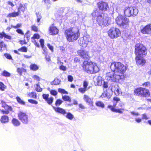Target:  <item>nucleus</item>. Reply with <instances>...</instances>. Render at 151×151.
<instances>
[{
  "label": "nucleus",
  "mask_w": 151,
  "mask_h": 151,
  "mask_svg": "<svg viewBox=\"0 0 151 151\" xmlns=\"http://www.w3.org/2000/svg\"><path fill=\"white\" fill-rule=\"evenodd\" d=\"M110 68L114 73H106L105 78L114 82L120 83L124 79V74L126 70V66L120 62H114L111 63Z\"/></svg>",
  "instance_id": "nucleus-1"
},
{
  "label": "nucleus",
  "mask_w": 151,
  "mask_h": 151,
  "mask_svg": "<svg viewBox=\"0 0 151 151\" xmlns=\"http://www.w3.org/2000/svg\"><path fill=\"white\" fill-rule=\"evenodd\" d=\"M64 35L68 41L73 42L77 40L80 36V33L77 27H73L66 29Z\"/></svg>",
  "instance_id": "nucleus-2"
},
{
  "label": "nucleus",
  "mask_w": 151,
  "mask_h": 151,
  "mask_svg": "<svg viewBox=\"0 0 151 151\" xmlns=\"http://www.w3.org/2000/svg\"><path fill=\"white\" fill-rule=\"evenodd\" d=\"M83 68L86 72L91 74L97 73L99 69L96 63L91 61H84L83 63Z\"/></svg>",
  "instance_id": "nucleus-3"
},
{
  "label": "nucleus",
  "mask_w": 151,
  "mask_h": 151,
  "mask_svg": "<svg viewBox=\"0 0 151 151\" xmlns=\"http://www.w3.org/2000/svg\"><path fill=\"white\" fill-rule=\"evenodd\" d=\"M97 24L101 27H105L111 23V18L103 13L97 16L96 19Z\"/></svg>",
  "instance_id": "nucleus-4"
},
{
  "label": "nucleus",
  "mask_w": 151,
  "mask_h": 151,
  "mask_svg": "<svg viewBox=\"0 0 151 151\" xmlns=\"http://www.w3.org/2000/svg\"><path fill=\"white\" fill-rule=\"evenodd\" d=\"M116 22L120 27L124 28L129 27V21L125 17L122 15H119L116 18Z\"/></svg>",
  "instance_id": "nucleus-5"
},
{
  "label": "nucleus",
  "mask_w": 151,
  "mask_h": 151,
  "mask_svg": "<svg viewBox=\"0 0 151 151\" xmlns=\"http://www.w3.org/2000/svg\"><path fill=\"white\" fill-rule=\"evenodd\" d=\"M135 52L136 56L144 57L147 52L146 48L142 44H137L135 46Z\"/></svg>",
  "instance_id": "nucleus-6"
},
{
  "label": "nucleus",
  "mask_w": 151,
  "mask_h": 151,
  "mask_svg": "<svg viewBox=\"0 0 151 151\" xmlns=\"http://www.w3.org/2000/svg\"><path fill=\"white\" fill-rule=\"evenodd\" d=\"M108 34L111 38L114 39L120 36L121 35V32L119 29L112 27L109 30Z\"/></svg>",
  "instance_id": "nucleus-7"
},
{
  "label": "nucleus",
  "mask_w": 151,
  "mask_h": 151,
  "mask_svg": "<svg viewBox=\"0 0 151 151\" xmlns=\"http://www.w3.org/2000/svg\"><path fill=\"white\" fill-rule=\"evenodd\" d=\"M138 12L137 9L135 7H126L124 10V14L125 16L129 17L135 16L138 14Z\"/></svg>",
  "instance_id": "nucleus-8"
},
{
  "label": "nucleus",
  "mask_w": 151,
  "mask_h": 151,
  "mask_svg": "<svg viewBox=\"0 0 151 151\" xmlns=\"http://www.w3.org/2000/svg\"><path fill=\"white\" fill-rule=\"evenodd\" d=\"M135 94L138 96L147 97L149 96V91L144 88H139L135 89L134 91Z\"/></svg>",
  "instance_id": "nucleus-9"
},
{
  "label": "nucleus",
  "mask_w": 151,
  "mask_h": 151,
  "mask_svg": "<svg viewBox=\"0 0 151 151\" xmlns=\"http://www.w3.org/2000/svg\"><path fill=\"white\" fill-rule=\"evenodd\" d=\"M90 40V38L89 35H86L83 37V38H81L78 42L82 47H85L87 46L88 42Z\"/></svg>",
  "instance_id": "nucleus-10"
},
{
  "label": "nucleus",
  "mask_w": 151,
  "mask_h": 151,
  "mask_svg": "<svg viewBox=\"0 0 151 151\" xmlns=\"http://www.w3.org/2000/svg\"><path fill=\"white\" fill-rule=\"evenodd\" d=\"M19 118L22 122L24 124H27L29 121L28 116L26 113L20 112L18 114Z\"/></svg>",
  "instance_id": "nucleus-11"
},
{
  "label": "nucleus",
  "mask_w": 151,
  "mask_h": 151,
  "mask_svg": "<svg viewBox=\"0 0 151 151\" xmlns=\"http://www.w3.org/2000/svg\"><path fill=\"white\" fill-rule=\"evenodd\" d=\"M77 52L79 55L83 59H86L90 58L88 52L85 50H80Z\"/></svg>",
  "instance_id": "nucleus-12"
},
{
  "label": "nucleus",
  "mask_w": 151,
  "mask_h": 151,
  "mask_svg": "<svg viewBox=\"0 0 151 151\" xmlns=\"http://www.w3.org/2000/svg\"><path fill=\"white\" fill-rule=\"evenodd\" d=\"M141 32L144 34H151V24H149L141 29Z\"/></svg>",
  "instance_id": "nucleus-13"
},
{
  "label": "nucleus",
  "mask_w": 151,
  "mask_h": 151,
  "mask_svg": "<svg viewBox=\"0 0 151 151\" xmlns=\"http://www.w3.org/2000/svg\"><path fill=\"white\" fill-rule=\"evenodd\" d=\"M143 57L136 56L135 60L138 65H142L145 63L146 61L145 59L143 58Z\"/></svg>",
  "instance_id": "nucleus-14"
},
{
  "label": "nucleus",
  "mask_w": 151,
  "mask_h": 151,
  "mask_svg": "<svg viewBox=\"0 0 151 151\" xmlns=\"http://www.w3.org/2000/svg\"><path fill=\"white\" fill-rule=\"evenodd\" d=\"M98 6L100 10L105 11L107 9L108 4L106 3L101 2L98 3Z\"/></svg>",
  "instance_id": "nucleus-15"
},
{
  "label": "nucleus",
  "mask_w": 151,
  "mask_h": 151,
  "mask_svg": "<svg viewBox=\"0 0 151 151\" xmlns=\"http://www.w3.org/2000/svg\"><path fill=\"white\" fill-rule=\"evenodd\" d=\"M93 81L96 85L101 86L103 84L104 80L101 77L98 76L94 78Z\"/></svg>",
  "instance_id": "nucleus-16"
},
{
  "label": "nucleus",
  "mask_w": 151,
  "mask_h": 151,
  "mask_svg": "<svg viewBox=\"0 0 151 151\" xmlns=\"http://www.w3.org/2000/svg\"><path fill=\"white\" fill-rule=\"evenodd\" d=\"M83 99L88 105L91 106H93V99H91L89 96L86 95H84Z\"/></svg>",
  "instance_id": "nucleus-17"
},
{
  "label": "nucleus",
  "mask_w": 151,
  "mask_h": 151,
  "mask_svg": "<svg viewBox=\"0 0 151 151\" xmlns=\"http://www.w3.org/2000/svg\"><path fill=\"white\" fill-rule=\"evenodd\" d=\"M52 106L55 112L59 113L63 115H65V114H66V112L65 109L59 107H55L53 106Z\"/></svg>",
  "instance_id": "nucleus-18"
},
{
  "label": "nucleus",
  "mask_w": 151,
  "mask_h": 151,
  "mask_svg": "<svg viewBox=\"0 0 151 151\" xmlns=\"http://www.w3.org/2000/svg\"><path fill=\"white\" fill-rule=\"evenodd\" d=\"M49 32L50 35H55L58 33V30L56 27L51 26L49 29Z\"/></svg>",
  "instance_id": "nucleus-19"
},
{
  "label": "nucleus",
  "mask_w": 151,
  "mask_h": 151,
  "mask_svg": "<svg viewBox=\"0 0 151 151\" xmlns=\"http://www.w3.org/2000/svg\"><path fill=\"white\" fill-rule=\"evenodd\" d=\"M111 96V94L110 93L109 91H104L101 96V97L102 98H106L107 99H110Z\"/></svg>",
  "instance_id": "nucleus-20"
},
{
  "label": "nucleus",
  "mask_w": 151,
  "mask_h": 151,
  "mask_svg": "<svg viewBox=\"0 0 151 151\" xmlns=\"http://www.w3.org/2000/svg\"><path fill=\"white\" fill-rule=\"evenodd\" d=\"M0 120L1 123H6L9 122V118L7 116H3L1 117Z\"/></svg>",
  "instance_id": "nucleus-21"
},
{
  "label": "nucleus",
  "mask_w": 151,
  "mask_h": 151,
  "mask_svg": "<svg viewBox=\"0 0 151 151\" xmlns=\"http://www.w3.org/2000/svg\"><path fill=\"white\" fill-rule=\"evenodd\" d=\"M20 11H18L17 12H14L10 13L7 15L8 17H14L18 16L20 13Z\"/></svg>",
  "instance_id": "nucleus-22"
},
{
  "label": "nucleus",
  "mask_w": 151,
  "mask_h": 151,
  "mask_svg": "<svg viewBox=\"0 0 151 151\" xmlns=\"http://www.w3.org/2000/svg\"><path fill=\"white\" fill-rule=\"evenodd\" d=\"M102 13H100L99 12V10L97 9H95L93 11V13L91 14L93 18H95L101 15Z\"/></svg>",
  "instance_id": "nucleus-23"
},
{
  "label": "nucleus",
  "mask_w": 151,
  "mask_h": 151,
  "mask_svg": "<svg viewBox=\"0 0 151 151\" xmlns=\"http://www.w3.org/2000/svg\"><path fill=\"white\" fill-rule=\"evenodd\" d=\"M114 87L115 88H116V89H113L114 86H112L111 88V91L112 92L114 91L115 94L116 95H119L121 93V91L120 89H119L118 88L117 86H114Z\"/></svg>",
  "instance_id": "nucleus-24"
},
{
  "label": "nucleus",
  "mask_w": 151,
  "mask_h": 151,
  "mask_svg": "<svg viewBox=\"0 0 151 151\" xmlns=\"http://www.w3.org/2000/svg\"><path fill=\"white\" fill-rule=\"evenodd\" d=\"M40 42L42 48V49L44 51L43 53L45 54L47 53V49L46 47H44V40L42 39H41L40 40Z\"/></svg>",
  "instance_id": "nucleus-25"
},
{
  "label": "nucleus",
  "mask_w": 151,
  "mask_h": 151,
  "mask_svg": "<svg viewBox=\"0 0 151 151\" xmlns=\"http://www.w3.org/2000/svg\"><path fill=\"white\" fill-rule=\"evenodd\" d=\"M27 6L26 4H20L18 9V11H20V10L22 12H24L25 11V10Z\"/></svg>",
  "instance_id": "nucleus-26"
},
{
  "label": "nucleus",
  "mask_w": 151,
  "mask_h": 151,
  "mask_svg": "<svg viewBox=\"0 0 151 151\" xmlns=\"http://www.w3.org/2000/svg\"><path fill=\"white\" fill-rule=\"evenodd\" d=\"M3 37L9 40H10L11 39V36L7 35L4 32L0 33V38H3Z\"/></svg>",
  "instance_id": "nucleus-27"
},
{
  "label": "nucleus",
  "mask_w": 151,
  "mask_h": 151,
  "mask_svg": "<svg viewBox=\"0 0 151 151\" xmlns=\"http://www.w3.org/2000/svg\"><path fill=\"white\" fill-rule=\"evenodd\" d=\"M12 122L13 125L16 127L19 126L20 124L19 122L16 119H13L12 121Z\"/></svg>",
  "instance_id": "nucleus-28"
},
{
  "label": "nucleus",
  "mask_w": 151,
  "mask_h": 151,
  "mask_svg": "<svg viewBox=\"0 0 151 151\" xmlns=\"http://www.w3.org/2000/svg\"><path fill=\"white\" fill-rule=\"evenodd\" d=\"M2 106L5 108V110L9 111L12 110V109L10 106L6 105L2 101Z\"/></svg>",
  "instance_id": "nucleus-29"
},
{
  "label": "nucleus",
  "mask_w": 151,
  "mask_h": 151,
  "mask_svg": "<svg viewBox=\"0 0 151 151\" xmlns=\"http://www.w3.org/2000/svg\"><path fill=\"white\" fill-rule=\"evenodd\" d=\"M30 68L31 70H36L39 68L38 66L35 64H32L30 65Z\"/></svg>",
  "instance_id": "nucleus-30"
},
{
  "label": "nucleus",
  "mask_w": 151,
  "mask_h": 151,
  "mask_svg": "<svg viewBox=\"0 0 151 151\" xmlns=\"http://www.w3.org/2000/svg\"><path fill=\"white\" fill-rule=\"evenodd\" d=\"M95 104L97 106L101 107L102 108H104V104L101 101H97Z\"/></svg>",
  "instance_id": "nucleus-31"
},
{
  "label": "nucleus",
  "mask_w": 151,
  "mask_h": 151,
  "mask_svg": "<svg viewBox=\"0 0 151 151\" xmlns=\"http://www.w3.org/2000/svg\"><path fill=\"white\" fill-rule=\"evenodd\" d=\"M61 81L58 79H55L51 83L52 85H57L59 84Z\"/></svg>",
  "instance_id": "nucleus-32"
},
{
  "label": "nucleus",
  "mask_w": 151,
  "mask_h": 151,
  "mask_svg": "<svg viewBox=\"0 0 151 151\" xmlns=\"http://www.w3.org/2000/svg\"><path fill=\"white\" fill-rule=\"evenodd\" d=\"M67 114L65 115V117L70 120H71L73 118L74 116L73 115L70 113L68 112L67 113Z\"/></svg>",
  "instance_id": "nucleus-33"
},
{
  "label": "nucleus",
  "mask_w": 151,
  "mask_h": 151,
  "mask_svg": "<svg viewBox=\"0 0 151 151\" xmlns=\"http://www.w3.org/2000/svg\"><path fill=\"white\" fill-rule=\"evenodd\" d=\"M54 98L52 97H50L48 98V99L46 100L47 103L49 105H51L53 102V101Z\"/></svg>",
  "instance_id": "nucleus-34"
},
{
  "label": "nucleus",
  "mask_w": 151,
  "mask_h": 151,
  "mask_svg": "<svg viewBox=\"0 0 151 151\" xmlns=\"http://www.w3.org/2000/svg\"><path fill=\"white\" fill-rule=\"evenodd\" d=\"M62 99L65 101H68L69 102H71V99L70 97L67 96H62Z\"/></svg>",
  "instance_id": "nucleus-35"
},
{
  "label": "nucleus",
  "mask_w": 151,
  "mask_h": 151,
  "mask_svg": "<svg viewBox=\"0 0 151 151\" xmlns=\"http://www.w3.org/2000/svg\"><path fill=\"white\" fill-rule=\"evenodd\" d=\"M28 96L31 97H32L36 99L37 98L36 94L35 92H33L29 93Z\"/></svg>",
  "instance_id": "nucleus-36"
},
{
  "label": "nucleus",
  "mask_w": 151,
  "mask_h": 151,
  "mask_svg": "<svg viewBox=\"0 0 151 151\" xmlns=\"http://www.w3.org/2000/svg\"><path fill=\"white\" fill-rule=\"evenodd\" d=\"M116 106V104H115L113 105V106H108V107L110 108L112 111L116 112L117 109H116L114 108Z\"/></svg>",
  "instance_id": "nucleus-37"
},
{
  "label": "nucleus",
  "mask_w": 151,
  "mask_h": 151,
  "mask_svg": "<svg viewBox=\"0 0 151 151\" xmlns=\"http://www.w3.org/2000/svg\"><path fill=\"white\" fill-rule=\"evenodd\" d=\"M17 71L20 75H21L22 72H25L26 70L23 68H18L17 69Z\"/></svg>",
  "instance_id": "nucleus-38"
},
{
  "label": "nucleus",
  "mask_w": 151,
  "mask_h": 151,
  "mask_svg": "<svg viewBox=\"0 0 151 151\" xmlns=\"http://www.w3.org/2000/svg\"><path fill=\"white\" fill-rule=\"evenodd\" d=\"M16 99L17 100V101L19 104L22 105L25 104V102L22 100L19 97H16Z\"/></svg>",
  "instance_id": "nucleus-39"
},
{
  "label": "nucleus",
  "mask_w": 151,
  "mask_h": 151,
  "mask_svg": "<svg viewBox=\"0 0 151 151\" xmlns=\"http://www.w3.org/2000/svg\"><path fill=\"white\" fill-rule=\"evenodd\" d=\"M63 102V101L60 99H58L55 103V105L57 106H59L60 105H61L62 102Z\"/></svg>",
  "instance_id": "nucleus-40"
},
{
  "label": "nucleus",
  "mask_w": 151,
  "mask_h": 151,
  "mask_svg": "<svg viewBox=\"0 0 151 151\" xmlns=\"http://www.w3.org/2000/svg\"><path fill=\"white\" fill-rule=\"evenodd\" d=\"M58 91L59 93H61L65 94H68V92L64 89L59 88L58 89Z\"/></svg>",
  "instance_id": "nucleus-41"
},
{
  "label": "nucleus",
  "mask_w": 151,
  "mask_h": 151,
  "mask_svg": "<svg viewBox=\"0 0 151 151\" xmlns=\"http://www.w3.org/2000/svg\"><path fill=\"white\" fill-rule=\"evenodd\" d=\"M2 74L3 76L7 77L10 76V74L6 70L4 71Z\"/></svg>",
  "instance_id": "nucleus-42"
},
{
  "label": "nucleus",
  "mask_w": 151,
  "mask_h": 151,
  "mask_svg": "<svg viewBox=\"0 0 151 151\" xmlns=\"http://www.w3.org/2000/svg\"><path fill=\"white\" fill-rule=\"evenodd\" d=\"M6 88V86L2 82H0V89L4 91Z\"/></svg>",
  "instance_id": "nucleus-43"
},
{
  "label": "nucleus",
  "mask_w": 151,
  "mask_h": 151,
  "mask_svg": "<svg viewBox=\"0 0 151 151\" xmlns=\"http://www.w3.org/2000/svg\"><path fill=\"white\" fill-rule=\"evenodd\" d=\"M35 89L36 91L38 92H41L42 91V88L40 87V85L38 84H36Z\"/></svg>",
  "instance_id": "nucleus-44"
},
{
  "label": "nucleus",
  "mask_w": 151,
  "mask_h": 151,
  "mask_svg": "<svg viewBox=\"0 0 151 151\" xmlns=\"http://www.w3.org/2000/svg\"><path fill=\"white\" fill-rule=\"evenodd\" d=\"M87 90V88L84 87L80 88L78 89L79 91L82 93H84Z\"/></svg>",
  "instance_id": "nucleus-45"
},
{
  "label": "nucleus",
  "mask_w": 151,
  "mask_h": 151,
  "mask_svg": "<svg viewBox=\"0 0 151 151\" xmlns=\"http://www.w3.org/2000/svg\"><path fill=\"white\" fill-rule=\"evenodd\" d=\"M18 50L19 51H22L23 52H27V48L25 47H23L18 49Z\"/></svg>",
  "instance_id": "nucleus-46"
},
{
  "label": "nucleus",
  "mask_w": 151,
  "mask_h": 151,
  "mask_svg": "<svg viewBox=\"0 0 151 151\" xmlns=\"http://www.w3.org/2000/svg\"><path fill=\"white\" fill-rule=\"evenodd\" d=\"M50 94L54 96H56L58 93L57 91L55 90H52L50 91Z\"/></svg>",
  "instance_id": "nucleus-47"
},
{
  "label": "nucleus",
  "mask_w": 151,
  "mask_h": 151,
  "mask_svg": "<svg viewBox=\"0 0 151 151\" xmlns=\"http://www.w3.org/2000/svg\"><path fill=\"white\" fill-rule=\"evenodd\" d=\"M31 29L32 30L35 32H37L38 30L37 27L35 25H32L31 26Z\"/></svg>",
  "instance_id": "nucleus-48"
},
{
  "label": "nucleus",
  "mask_w": 151,
  "mask_h": 151,
  "mask_svg": "<svg viewBox=\"0 0 151 151\" xmlns=\"http://www.w3.org/2000/svg\"><path fill=\"white\" fill-rule=\"evenodd\" d=\"M28 101L32 104H38V102L35 100H33L32 99H29L28 100Z\"/></svg>",
  "instance_id": "nucleus-49"
},
{
  "label": "nucleus",
  "mask_w": 151,
  "mask_h": 151,
  "mask_svg": "<svg viewBox=\"0 0 151 151\" xmlns=\"http://www.w3.org/2000/svg\"><path fill=\"white\" fill-rule=\"evenodd\" d=\"M40 36L39 35L35 34L33 37L31 38V39L34 40L35 39H39L40 38Z\"/></svg>",
  "instance_id": "nucleus-50"
},
{
  "label": "nucleus",
  "mask_w": 151,
  "mask_h": 151,
  "mask_svg": "<svg viewBox=\"0 0 151 151\" xmlns=\"http://www.w3.org/2000/svg\"><path fill=\"white\" fill-rule=\"evenodd\" d=\"M124 110V109H117L116 110V112H118L119 113L121 114L123 113V112Z\"/></svg>",
  "instance_id": "nucleus-51"
},
{
  "label": "nucleus",
  "mask_w": 151,
  "mask_h": 151,
  "mask_svg": "<svg viewBox=\"0 0 151 151\" xmlns=\"http://www.w3.org/2000/svg\"><path fill=\"white\" fill-rule=\"evenodd\" d=\"M49 95L48 94H43L42 95L43 98L46 101L49 98Z\"/></svg>",
  "instance_id": "nucleus-52"
},
{
  "label": "nucleus",
  "mask_w": 151,
  "mask_h": 151,
  "mask_svg": "<svg viewBox=\"0 0 151 151\" xmlns=\"http://www.w3.org/2000/svg\"><path fill=\"white\" fill-rule=\"evenodd\" d=\"M88 82L86 81H84L83 83V87L87 88V87L88 85Z\"/></svg>",
  "instance_id": "nucleus-53"
},
{
  "label": "nucleus",
  "mask_w": 151,
  "mask_h": 151,
  "mask_svg": "<svg viewBox=\"0 0 151 151\" xmlns=\"http://www.w3.org/2000/svg\"><path fill=\"white\" fill-rule=\"evenodd\" d=\"M5 45L4 43L3 42H0V50H2V47H5Z\"/></svg>",
  "instance_id": "nucleus-54"
},
{
  "label": "nucleus",
  "mask_w": 151,
  "mask_h": 151,
  "mask_svg": "<svg viewBox=\"0 0 151 151\" xmlns=\"http://www.w3.org/2000/svg\"><path fill=\"white\" fill-rule=\"evenodd\" d=\"M4 56L7 59H12V57L11 55L9 54L6 53L4 54Z\"/></svg>",
  "instance_id": "nucleus-55"
},
{
  "label": "nucleus",
  "mask_w": 151,
  "mask_h": 151,
  "mask_svg": "<svg viewBox=\"0 0 151 151\" xmlns=\"http://www.w3.org/2000/svg\"><path fill=\"white\" fill-rule=\"evenodd\" d=\"M68 80L70 82H72L73 80V78L72 76L69 75L68 76Z\"/></svg>",
  "instance_id": "nucleus-56"
},
{
  "label": "nucleus",
  "mask_w": 151,
  "mask_h": 151,
  "mask_svg": "<svg viewBox=\"0 0 151 151\" xmlns=\"http://www.w3.org/2000/svg\"><path fill=\"white\" fill-rule=\"evenodd\" d=\"M33 78L35 80H36L37 81H40V77L36 75H34L33 76Z\"/></svg>",
  "instance_id": "nucleus-57"
},
{
  "label": "nucleus",
  "mask_w": 151,
  "mask_h": 151,
  "mask_svg": "<svg viewBox=\"0 0 151 151\" xmlns=\"http://www.w3.org/2000/svg\"><path fill=\"white\" fill-rule=\"evenodd\" d=\"M60 69L63 71H65L66 70V68L65 66L63 65H61L60 66Z\"/></svg>",
  "instance_id": "nucleus-58"
},
{
  "label": "nucleus",
  "mask_w": 151,
  "mask_h": 151,
  "mask_svg": "<svg viewBox=\"0 0 151 151\" xmlns=\"http://www.w3.org/2000/svg\"><path fill=\"white\" fill-rule=\"evenodd\" d=\"M32 42H33L36 46H37L38 47H40V45L35 40H33L32 41Z\"/></svg>",
  "instance_id": "nucleus-59"
},
{
  "label": "nucleus",
  "mask_w": 151,
  "mask_h": 151,
  "mask_svg": "<svg viewBox=\"0 0 151 151\" xmlns=\"http://www.w3.org/2000/svg\"><path fill=\"white\" fill-rule=\"evenodd\" d=\"M103 86L104 88H107L108 87V83L107 82H105L104 81L103 82Z\"/></svg>",
  "instance_id": "nucleus-60"
},
{
  "label": "nucleus",
  "mask_w": 151,
  "mask_h": 151,
  "mask_svg": "<svg viewBox=\"0 0 151 151\" xmlns=\"http://www.w3.org/2000/svg\"><path fill=\"white\" fill-rule=\"evenodd\" d=\"M37 22H39L41 18V16L39 14H37Z\"/></svg>",
  "instance_id": "nucleus-61"
},
{
  "label": "nucleus",
  "mask_w": 151,
  "mask_h": 151,
  "mask_svg": "<svg viewBox=\"0 0 151 151\" xmlns=\"http://www.w3.org/2000/svg\"><path fill=\"white\" fill-rule=\"evenodd\" d=\"M16 31L19 34L23 35H24V33L22 30L20 29H18Z\"/></svg>",
  "instance_id": "nucleus-62"
},
{
  "label": "nucleus",
  "mask_w": 151,
  "mask_h": 151,
  "mask_svg": "<svg viewBox=\"0 0 151 151\" xmlns=\"http://www.w3.org/2000/svg\"><path fill=\"white\" fill-rule=\"evenodd\" d=\"M47 47L49 48V49L52 52L53 51V47L51 45L49 44H48L47 45Z\"/></svg>",
  "instance_id": "nucleus-63"
},
{
  "label": "nucleus",
  "mask_w": 151,
  "mask_h": 151,
  "mask_svg": "<svg viewBox=\"0 0 151 151\" xmlns=\"http://www.w3.org/2000/svg\"><path fill=\"white\" fill-rule=\"evenodd\" d=\"M1 111V112L3 113V114H8L9 113V111L6 110L5 111H4L3 110H2V111Z\"/></svg>",
  "instance_id": "nucleus-64"
}]
</instances>
